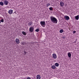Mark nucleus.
<instances>
[{
  "mask_svg": "<svg viewBox=\"0 0 79 79\" xmlns=\"http://www.w3.org/2000/svg\"><path fill=\"white\" fill-rule=\"evenodd\" d=\"M51 20L52 22L53 23H55V24H56L57 23L58 21H57V19L53 17H51Z\"/></svg>",
  "mask_w": 79,
  "mask_h": 79,
  "instance_id": "obj_1",
  "label": "nucleus"
},
{
  "mask_svg": "<svg viewBox=\"0 0 79 79\" xmlns=\"http://www.w3.org/2000/svg\"><path fill=\"white\" fill-rule=\"evenodd\" d=\"M40 24L42 27H45V22L43 21H41L40 22Z\"/></svg>",
  "mask_w": 79,
  "mask_h": 79,
  "instance_id": "obj_2",
  "label": "nucleus"
},
{
  "mask_svg": "<svg viewBox=\"0 0 79 79\" xmlns=\"http://www.w3.org/2000/svg\"><path fill=\"white\" fill-rule=\"evenodd\" d=\"M34 31V27H31L29 28V31L31 32H32Z\"/></svg>",
  "mask_w": 79,
  "mask_h": 79,
  "instance_id": "obj_3",
  "label": "nucleus"
},
{
  "mask_svg": "<svg viewBox=\"0 0 79 79\" xmlns=\"http://www.w3.org/2000/svg\"><path fill=\"white\" fill-rule=\"evenodd\" d=\"M64 18L67 21H68L69 19V17L67 15H65Z\"/></svg>",
  "mask_w": 79,
  "mask_h": 79,
  "instance_id": "obj_4",
  "label": "nucleus"
},
{
  "mask_svg": "<svg viewBox=\"0 0 79 79\" xmlns=\"http://www.w3.org/2000/svg\"><path fill=\"white\" fill-rule=\"evenodd\" d=\"M3 2L4 4L5 5H7L8 3V2L6 0H4Z\"/></svg>",
  "mask_w": 79,
  "mask_h": 79,
  "instance_id": "obj_5",
  "label": "nucleus"
},
{
  "mask_svg": "<svg viewBox=\"0 0 79 79\" xmlns=\"http://www.w3.org/2000/svg\"><path fill=\"white\" fill-rule=\"evenodd\" d=\"M15 42L16 44H19V43H20V42L19 41V40L18 39H16L15 40Z\"/></svg>",
  "mask_w": 79,
  "mask_h": 79,
  "instance_id": "obj_6",
  "label": "nucleus"
},
{
  "mask_svg": "<svg viewBox=\"0 0 79 79\" xmlns=\"http://www.w3.org/2000/svg\"><path fill=\"white\" fill-rule=\"evenodd\" d=\"M52 57L54 59H56V55L55 53H53L52 54Z\"/></svg>",
  "mask_w": 79,
  "mask_h": 79,
  "instance_id": "obj_7",
  "label": "nucleus"
},
{
  "mask_svg": "<svg viewBox=\"0 0 79 79\" xmlns=\"http://www.w3.org/2000/svg\"><path fill=\"white\" fill-rule=\"evenodd\" d=\"M37 79H41V76L40 75H38L36 76Z\"/></svg>",
  "mask_w": 79,
  "mask_h": 79,
  "instance_id": "obj_8",
  "label": "nucleus"
},
{
  "mask_svg": "<svg viewBox=\"0 0 79 79\" xmlns=\"http://www.w3.org/2000/svg\"><path fill=\"white\" fill-rule=\"evenodd\" d=\"M8 13L9 15H11L13 13V10H10L8 11Z\"/></svg>",
  "mask_w": 79,
  "mask_h": 79,
  "instance_id": "obj_9",
  "label": "nucleus"
},
{
  "mask_svg": "<svg viewBox=\"0 0 79 79\" xmlns=\"http://www.w3.org/2000/svg\"><path fill=\"white\" fill-rule=\"evenodd\" d=\"M68 56L69 58H71V54L70 53V52H69L68 54Z\"/></svg>",
  "mask_w": 79,
  "mask_h": 79,
  "instance_id": "obj_10",
  "label": "nucleus"
},
{
  "mask_svg": "<svg viewBox=\"0 0 79 79\" xmlns=\"http://www.w3.org/2000/svg\"><path fill=\"white\" fill-rule=\"evenodd\" d=\"M60 5L61 6H63L64 5V3L63 2H60Z\"/></svg>",
  "mask_w": 79,
  "mask_h": 79,
  "instance_id": "obj_11",
  "label": "nucleus"
},
{
  "mask_svg": "<svg viewBox=\"0 0 79 79\" xmlns=\"http://www.w3.org/2000/svg\"><path fill=\"white\" fill-rule=\"evenodd\" d=\"M75 18L76 20H78L79 19V15L75 16Z\"/></svg>",
  "mask_w": 79,
  "mask_h": 79,
  "instance_id": "obj_12",
  "label": "nucleus"
},
{
  "mask_svg": "<svg viewBox=\"0 0 79 79\" xmlns=\"http://www.w3.org/2000/svg\"><path fill=\"white\" fill-rule=\"evenodd\" d=\"M22 33L24 35H27V33L24 31H22Z\"/></svg>",
  "mask_w": 79,
  "mask_h": 79,
  "instance_id": "obj_13",
  "label": "nucleus"
},
{
  "mask_svg": "<svg viewBox=\"0 0 79 79\" xmlns=\"http://www.w3.org/2000/svg\"><path fill=\"white\" fill-rule=\"evenodd\" d=\"M51 67L52 69H55V68H56V66H55V65L52 66Z\"/></svg>",
  "mask_w": 79,
  "mask_h": 79,
  "instance_id": "obj_14",
  "label": "nucleus"
},
{
  "mask_svg": "<svg viewBox=\"0 0 79 79\" xmlns=\"http://www.w3.org/2000/svg\"><path fill=\"white\" fill-rule=\"evenodd\" d=\"M55 65L56 66V67H58L59 66V64L57 63H56Z\"/></svg>",
  "mask_w": 79,
  "mask_h": 79,
  "instance_id": "obj_15",
  "label": "nucleus"
},
{
  "mask_svg": "<svg viewBox=\"0 0 79 79\" xmlns=\"http://www.w3.org/2000/svg\"><path fill=\"white\" fill-rule=\"evenodd\" d=\"M0 4L1 5V6H3L4 4H3V2H0Z\"/></svg>",
  "mask_w": 79,
  "mask_h": 79,
  "instance_id": "obj_16",
  "label": "nucleus"
},
{
  "mask_svg": "<svg viewBox=\"0 0 79 79\" xmlns=\"http://www.w3.org/2000/svg\"><path fill=\"white\" fill-rule=\"evenodd\" d=\"M60 33H63V30L62 29L60 30Z\"/></svg>",
  "mask_w": 79,
  "mask_h": 79,
  "instance_id": "obj_17",
  "label": "nucleus"
},
{
  "mask_svg": "<svg viewBox=\"0 0 79 79\" xmlns=\"http://www.w3.org/2000/svg\"><path fill=\"white\" fill-rule=\"evenodd\" d=\"M49 9L50 10H51V11H52L53 10V8L52 7H50L49 8Z\"/></svg>",
  "mask_w": 79,
  "mask_h": 79,
  "instance_id": "obj_18",
  "label": "nucleus"
},
{
  "mask_svg": "<svg viewBox=\"0 0 79 79\" xmlns=\"http://www.w3.org/2000/svg\"><path fill=\"white\" fill-rule=\"evenodd\" d=\"M49 5H50V4L49 3H48L47 4V7H48V6H49Z\"/></svg>",
  "mask_w": 79,
  "mask_h": 79,
  "instance_id": "obj_19",
  "label": "nucleus"
},
{
  "mask_svg": "<svg viewBox=\"0 0 79 79\" xmlns=\"http://www.w3.org/2000/svg\"><path fill=\"white\" fill-rule=\"evenodd\" d=\"M35 31L36 32H39V29H37L35 30Z\"/></svg>",
  "mask_w": 79,
  "mask_h": 79,
  "instance_id": "obj_20",
  "label": "nucleus"
},
{
  "mask_svg": "<svg viewBox=\"0 0 79 79\" xmlns=\"http://www.w3.org/2000/svg\"><path fill=\"white\" fill-rule=\"evenodd\" d=\"M32 22H30L29 23V26H31V25H32Z\"/></svg>",
  "mask_w": 79,
  "mask_h": 79,
  "instance_id": "obj_21",
  "label": "nucleus"
},
{
  "mask_svg": "<svg viewBox=\"0 0 79 79\" xmlns=\"http://www.w3.org/2000/svg\"><path fill=\"white\" fill-rule=\"evenodd\" d=\"M1 22H2V23H3L4 22V20L3 19H2L1 20Z\"/></svg>",
  "mask_w": 79,
  "mask_h": 79,
  "instance_id": "obj_22",
  "label": "nucleus"
},
{
  "mask_svg": "<svg viewBox=\"0 0 79 79\" xmlns=\"http://www.w3.org/2000/svg\"><path fill=\"white\" fill-rule=\"evenodd\" d=\"M73 34H75V33H76V31H73Z\"/></svg>",
  "mask_w": 79,
  "mask_h": 79,
  "instance_id": "obj_23",
  "label": "nucleus"
},
{
  "mask_svg": "<svg viewBox=\"0 0 79 79\" xmlns=\"http://www.w3.org/2000/svg\"><path fill=\"white\" fill-rule=\"evenodd\" d=\"M27 79H31V77H27Z\"/></svg>",
  "mask_w": 79,
  "mask_h": 79,
  "instance_id": "obj_24",
  "label": "nucleus"
},
{
  "mask_svg": "<svg viewBox=\"0 0 79 79\" xmlns=\"http://www.w3.org/2000/svg\"><path fill=\"white\" fill-rule=\"evenodd\" d=\"M24 55H26V52H24Z\"/></svg>",
  "mask_w": 79,
  "mask_h": 79,
  "instance_id": "obj_25",
  "label": "nucleus"
},
{
  "mask_svg": "<svg viewBox=\"0 0 79 79\" xmlns=\"http://www.w3.org/2000/svg\"><path fill=\"white\" fill-rule=\"evenodd\" d=\"M1 21H0V24H1Z\"/></svg>",
  "mask_w": 79,
  "mask_h": 79,
  "instance_id": "obj_26",
  "label": "nucleus"
}]
</instances>
